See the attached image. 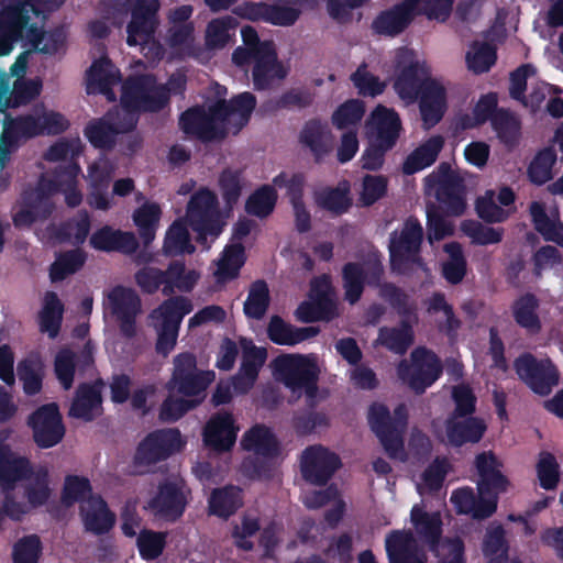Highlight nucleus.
<instances>
[{
  "label": "nucleus",
  "mask_w": 563,
  "mask_h": 563,
  "mask_svg": "<svg viewBox=\"0 0 563 563\" xmlns=\"http://www.w3.org/2000/svg\"><path fill=\"white\" fill-rule=\"evenodd\" d=\"M419 0H402L377 14L372 22L374 33L395 37L405 32L419 15Z\"/></svg>",
  "instance_id": "obj_21"
},
{
  "label": "nucleus",
  "mask_w": 563,
  "mask_h": 563,
  "mask_svg": "<svg viewBox=\"0 0 563 563\" xmlns=\"http://www.w3.org/2000/svg\"><path fill=\"white\" fill-rule=\"evenodd\" d=\"M161 217L162 209L156 202H145L134 210L132 219L144 246L154 241Z\"/></svg>",
  "instance_id": "obj_45"
},
{
  "label": "nucleus",
  "mask_w": 563,
  "mask_h": 563,
  "mask_svg": "<svg viewBox=\"0 0 563 563\" xmlns=\"http://www.w3.org/2000/svg\"><path fill=\"white\" fill-rule=\"evenodd\" d=\"M385 275L379 257L369 258L365 266L357 262H347L342 267V285L344 299L350 305L357 303L364 292L365 285L376 288Z\"/></svg>",
  "instance_id": "obj_15"
},
{
  "label": "nucleus",
  "mask_w": 563,
  "mask_h": 563,
  "mask_svg": "<svg viewBox=\"0 0 563 563\" xmlns=\"http://www.w3.org/2000/svg\"><path fill=\"white\" fill-rule=\"evenodd\" d=\"M419 110L423 126L431 129L437 125L446 111V90L437 79L427 80L419 92Z\"/></svg>",
  "instance_id": "obj_27"
},
{
  "label": "nucleus",
  "mask_w": 563,
  "mask_h": 563,
  "mask_svg": "<svg viewBox=\"0 0 563 563\" xmlns=\"http://www.w3.org/2000/svg\"><path fill=\"white\" fill-rule=\"evenodd\" d=\"M556 154L552 148L540 150L527 168V177L532 185L542 186L553 178Z\"/></svg>",
  "instance_id": "obj_56"
},
{
  "label": "nucleus",
  "mask_w": 563,
  "mask_h": 563,
  "mask_svg": "<svg viewBox=\"0 0 563 563\" xmlns=\"http://www.w3.org/2000/svg\"><path fill=\"white\" fill-rule=\"evenodd\" d=\"M104 382L97 378L92 383L77 386L68 415L71 418L91 422L102 413V388Z\"/></svg>",
  "instance_id": "obj_24"
},
{
  "label": "nucleus",
  "mask_w": 563,
  "mask_h": 563,
  "mask_svg": "<svg viewBox=\"0 0 563 563\" xmlns=\"http://www.w3.org/2000/svg\"><path fill=\"white\" fill-rule=\"evenodd\" d=\"M118 133L115 125L103 118L90 121L84 130L85 137L99 150L113 148Z\"/></svg>",
  "instance_id": "obj_58"
},
{
  "label": "nucleus",
  "mask_w": 563,
  "mask_h": 563,
  "mask_svg": "<svg viewBox=\"0 0 563 563\" xmlns=\"http://www.w3.org/2000/svg\"><path fill=\"white\" fill-rule=\"evenodd\" d=\"M271 303V295L267 283L264 279H257L250 286L246 300L243 303V312L246 318L262 320Z\"/></svg>",
  "instance_id": "obj_52"
},
{
  "label": "nucleus",
  "mask_w": 563,
  "mask_h": 563,
  "mask_svg": "<svg viewBox=\"0 0 563 563\" xmlns=\"http://www.w3.org/2000/svg\"><path fill=\"white\" fill-rule=\"evenodd\" d=\"M33 441L40 449H51L60 443L66 428L56 402L40 406L27 417Z\"/></svg>",
  "instance_id": "obj_16"
},
{
  "label": "nucleus",
  "mask_w": 563,
  "mask_h": 563,
  "mask_svg": "<svg viewBox=\"0 0 563 563\" xmlns=\"http://www.w3.org/2000/svg\"><path fill=\"white\" fill-rule=\"evenodd\" d=\"M80 516L88 532L96 536L108 533L115 523V515L100 495H90L80 505Z\"/></svg>",
  "instance_id": "obj_30"
},
{
  "label": "nucleus",
  "mask_w": 563,
  "mask_h": 563,
  "mask_svg": "<svg viewBox=\"0 0 563 563\" xmlns=\"http://www.w3.org/2000/svg\"><path fill=\"white\" fill-rule=\"evenodd\" d=\"M241 445L246 451H252L263 457H276L279 453V443L264 424H255L246 431L241 440Z\"/></svg>",
  "instance_id": "obj_42"
},
{
  "label": "nucleus",
  "mask_w": 563,
  "mask_h": 563,
  "mask_svg": "<svg viewBox=\"0 0 563 563\" xmlns=\"http://www.w3.org/2000/svg\"><path fill=\"white\" fill-rule=\"evenodd\" d=\"M423 229L416 217L405 220L400 232L394 231L389 236L390 267L398 274H408L413 265L422 266L420 255Z\"/></svg>",
  "instance_id": "obj_7"
},
{
  "label": "nucleus",
  "mask_w": 563,
  "mask_h": 563,
  "mask_svg": "<svg viewBox=\"0 0 563 563\" xmlns=\"http://www.w3.org/2000/svg\"><path fill=\"white\" fill-rule=\"evenodd\" d=\"M372 120L376 130L377 141L386 144L387 148H393L401 131L399 114L394 109L379 104L372 112Z\"/></svg>",
  "instance_id": "obj_40"
},
{
  "label": "nucleus",
  "mask_w": 563,
  "mask_h": 563,
  "mask_svg": "<svg viewBox=\"0 0 563 563\" xmlns=\"http://www.w3.org/2000/svg\"><path fill=\"white\" fill-rule=\"evenodd\" d=\"M186 506L187 499L181 487L168 479L159 483L156 495L148 501V508L156 517L170 522L184 515Z\"/></svg>",
  "instance_id": "obj_23"
},
{
  "label": "nucleus",
  "mask_w": 563,
  "mask_h": 563,
  "mask_svg": "<svg viewBox=\"0 0 563 563\" xmlns=\"http://www.w3.org/2000/svg\"><path fill=\"white\" fill-rule=\"evenodd\" d=\"M238 21L231 15H225L211 20L207 24L205 44L210 49H221L230 42Z\"/></svg>",
  "instance_id": "obj_53"
},
{
  "label": "nucleus",
  "mask_w": 563,
  "mask_h": 563,
  "mask_svg": "<svg viewBox=\"0 0 563 563\" xmlns=\"http://www.w3.org/2000/svg\"><path fill=\"white\" fill-rule=\"evenodd\" d=\"M120 102L129 113L159 112L168 106V91L153 74L131 75L122 82Z\"/></svg>",
  "instance_id": "obj_6"
},
{
  "label": "nucleus",
  "mask_w": 563,
  "mask_h": 563,
  "mask_svg": "<svg viewBox=\"0 0 563 563\" xmlns=\"http://www.w3.org/2000/svg\"><path fill=\"white\" fill-rule=\"evenodd\" d=\"M466 65L474 74L487 73L497 60L495 46L486 42H473L465 56Z\"/></svg>",
  "instance_id": "obj_61"
},
{
  "label": "nucleus",
  "mask_w": 563,
  "mask_h": 563,
  "mask_svg": "<svg viewBox=\"0 0 563 563\" xmlns=\"http://www.w3.org/2000/svg\"><path fill=\"white\" fill-rule=\"evenodd\" d=\"M444 427L448 444L453 448L478 443L487 430L485 421L478 417L449 416Z\"/></svg>",
  "instance_id": "obj_28"
},
{
  "label": "nucleus",
  "mask_w": 563,
  "mask_h": 563,
  "mask_svg": "<svg viewBox=\"0 0 563 563\" xmlns=\"http://www.w3.org/2000/svg\"><path fill=\"white\" fill-rule=\"evenodd\" d=\"M501 464L493 452H482L475 457L478 473L477 494L470 486L452 492L450 501L456 514L470 516L474 520L490 518L498 507V499L509 486V481L499 470Z\"/></svg>",
  "instance_id": "obj_2"
},
{
  "label": "nucleus",
  "mask_w": 563,
  "mask_h": 563,
  "mask_svg": "<svg viewBox=\"0 0 563 563\" xmlns=\"http://www.w3.org/2000/svg\"><path fill=\"white\" fill-rule=\"evenodd\" d=\"M185 219L192 231L197 233V242L207 247H209L208 238H211V242H213L225 227L218 197L207 187H202L191 195L187 203Z\"/></svg>",
  "instance_id": "obj_3"
},
{
  "label": "nucleus",
  "mask_w": 563,
  "mask_h": 563,
  "mask_svg": "<svg viewBox=\"0 0 563 563\" xmlns=\"http://www.w3.org/2000/svg\"><path fill=\"white\" fill-rule=\"evenodd\" d=\"M385 548L389 563H426V556L419 552L410 532L391 531Z\"/></svg>",
  "instance_id": "obj_33"
},
{
  "label": "nucleus",
  "mask_w": 563,
  "mask_h": 563,
  "mask_svg": "<svg viewBox=\"0 0 563 563\" xmlns=\"http://www.w3.org/2000/svg\"><path fill=\"white\" fill-rule=\"evenodd\" d=\"M158 0H136L131 8V20L126 25V44L129 46L150 43L159 25Z\"/></svg>",
  "instance_id": "obj_18"
},
{
  "label": "nucleus",
  "mask_w": 563,
  "mask_h": 563,
  "mask_svg": "<svg viewBox=\"0 0 563 563\" xmlns=\"http://www.w3.org/2000/svg\"><path fill=\"white\" fill-rule=\"evenodd\" d=\"M33 481L24 487V495L31 507L37 508L51 497L49 474L45 466L38 467L32 475Z\"/></svg>",
  "instance_id": "obj_63"
},
{
  "label": "nucleus",
  "mask_w": 563,
  "mask_h": 563,
  "mask_svg": "<svg viewBox=\"0 0 563 563\" xmlns=\"http://www.w3.org/2000/svg\"><path fill=\"white\" fill-rule=\"evenodd\" d=\"M529 212L534 229L543 236V239L563 246V225H556L549 218L544 206L541 202L533 201L529 207Z\"/></svg>",
  "instance_id": "obj_60"
},
{
  "label": "nucleus",
  "mask_w": 563,
  "mask_h": 563,
  "mask_svg": "<svg viewBox=\"0 0 563 563\" xmlns=\"http://www.w3.org/2000/svg\"><path fill=\"white\" fill-rule=\"evenodd\" d=\"M254 64L252 69L253 86L255 90L269 89L276 79L280 80L287 76L283 64L278 60L276 48L262 49V53L252 57Z\"/></svg>",
  "instance_id": "obj_31"
},
{
  "label": "nucleus",
  "mask_w": 563,
  "mask_h": 563,
  "mask_svg": "<svg viewBox=\"0 0 563 563\" xmlns=\"http://www.w3.org/2000/svg\"><path fill=\"white\" fill-rule=\"evenodd\" d=\"M214 379L211 371H199L192 353L184 352L174 358V372L170 384L178 394L190 398H206V390Z\"/></svg>",
  "instance_id": "obj_14"
},
{
  "label": "nucleus",
  "mask_w": 563,
  "mask_h": 563,
  "mask_svg": "<svg viewBox=\"0 0 563 563\" xmlns=\"http://www.w3.org/2000/svg\"><path fill=\"white\" fill-rule=\"evenodd\" d=\"M256 107V98L245 91L229 101L218 100L206 110L194 106L185 110L178 120L179 129L201 142L223 140L229 132L238 134L250 121Z\"/></svg>",
  "instance_id": "obj_1"
},
{
  "label": "nucleus",
  "mask_w": 563,
  "mask_h": 563,
  "mask_svg": "<svg viewBox=\"0 0 563 563\" xmlns=\"http://www.w3.org/2000/svg\"><path fill=\"white\" fill-rule=\"evenodd\" d=\"M238 429L230 412H218L207 422L203 441L207 446L218 452L230 451L235 443Z\"/></svg>",
  "instance_id": "obj_29"
},
{
  "label": "nucleus",
  "mask_w": 563,
  "mask_h": 563,
  "mask_svg": "<svg viewBox=\"0 0 563 563\" xmlns=\"http://www.w3.org/2000/svg\"><path fill=\"white\" fill-rule=\"evenodd\" d=\"M317 207L327 211L332 217H341L350 211L353 206L351 184L343 179L335 187L325 186L313 192Z\"/></svg>",
  "instance_id": "obj_32"
},
{
  "label": "nucleus",
  "mask_w": 563,
  "mask_h": 563,
  "mask_svg": "<svg viewBox=\"0 0 563 563\" xmlns=\"http://www.w3.org/2000/svg\"><path fill=\"white\" fill-rule=\"evenodd\" d=\"M9 431H0V487L3 493H12L16 484L32 478L33 466L25 456H16L4 441Z\"/></svg>",
  "instance_id": "obj_20"
},
{
  "label": "nucleus",
  "mask_w": 563,
  "mask_h": 563,
  "mask_svg": "<svg viewBox=\"0 0 563 563\" xmlns=\"http://www.w3.org/2000/svg\"><path fill=\"white\" fill-rule=\"evenodd\" d=\"M367 421L386 454L390 459L404 460L405 445L402 431L393 420L388 407L380 402H373L368 408Z\"/></svg>",
  "instance_id": "obj_17"
},
{
  "label": "nucleus",
  "mask_w": 563,
  "mask_h": 563,
  "mask_svg": "<svg viewBox=\"0 0 563 563\" xmlns=\"http://www.w3.org/2000/svg\"><path fill=\"white\" fill-rule=\"evenodd\" d=\"M411 319H401L399 327H383L378 332V340L383 346L396 354H405L413 343Z\"/></svg>",
  "instance_id": "obj_48"
},
{
  "label": "nucleus",
  "mask_w": 563,
  "mask_h": 563,
  "mask_svg": "<svg viewBox=\"0 0 563 563\" xmlns=\"http://www.w3.org/2000/svg\"><path fill=\"white\" fill-rule=\"evenodd\" d=\"M31 16L15 2L0 10V56L10 54L14 43L23 38L24 29Z\"/></svg>",
  "instance_id": "obj_25"
},
{
  "label": "nucleus",
  "mask_w": 563,
  "mask_h": 563,
  "mask_svg": "<svg viewBox=\"0 0 563 563\" xmlns=\"http://www.w3.org/2000/svg\"><path fill=\"white\" fill-rule=\"evenodd\" d=\"M443 145L444 139L441 135L428 139L407 156L402 164V173L413 175L431 166L437 161Z\"/></svg>",
  "instance_id": "obj_41"
},
{
  "label": "nucleus",
  "mask_w": 563,
  "mask_h": 563,
  "mask_svg": "<svg viewBox=\"0 0 563 563\" xmlns=\"http://www.w3.org/2000/svg\"><path fill=\"white\" fill-rule=\"evenodd\" d=\"M505 534L501 523L487 529L483 539L482 551L490 563H505L507 561L509 547Z\"/></svg>",
  "instance_id": "obj_55"
},
{
  "label": "nucleus",
  "mask_w": 563,
  "mask_h": 563,
  "mask_svg": "<svg viewBox=\"0 0 563 563\" xmlns=\"http://www.w3.org/2000/svg\"><path fill=\"white\" fill-rule=\"evenodd\" d=\"M87 76L89 86H96L109 101L117 100L113 87L121 82L122 76L108 57L95 60L87 71Z\"/></svg>",
  "instance_id": "obj_36"
},
{
  "label": "nucleus",
  "mask_w": 563,
  "mask_h": 563,
  "mask_svg": "<svg viewBox=\"0 0 563 563\" xmlns=\"http://www.w3.org/2000/svg\"><path fill=\"white\" fill-rule=\"evenodd\" d=\"M90 227V214L87 210L81 209L73 218L63 221L58 225L55 235L60 242L81 245L89 234Z\"/></svg>",
  "instance_id": "obj_49"
},
{
  "label": "nucleus",
  "mask_w": 563,
  "mask_h": 563,
  "mask_svg": "<svg viewBox=\"0 0 563 563\" xmlns=\"http://www.w3.org/2000/svg\"><path fill=\"white\" fill-rule=\"evenodd\" d=\"M192 309L189 298L172 295L151 311L150 319L157 334L155 343L157 354L167 356L174 350L181 322Z\"/></svg>",
  "instance_id": "obj_5"
},
{
  "label": "nucleus",
  "mask_w": 563,
  "mask_h": 563,
  "mask_svg": "<svg viewBox=\"0 0 563 563\" xmlns=\"http://www.w3.org/2000/svg\"><path fill=\"white\" fill-rule=\"evenodd\" d=\"M395 68L397 71L394 89L407 104L418 101L419 92L430 80L431 71L426 63L416 59L413 51L400 47L396 53Z\"/></svg>",
  "instance_id": "obj_12"
},
{
  "label": "nucleus",
  "mask_w": 563,
  "mask_h": 563,
  "mask_svg": "<svg viewBox=\"0 0 563 563\" xmlns=\"http://www.w3.org/2000/svg\"><path fill=\"white\" fill-rule=\"evenodd\" d=\"M87 260L86 253L79 249L62 252L49 266L52 283H58L80 271Z\"/></svg>",
  "instance_id": "obj_54"
},
{
  "label": "nucleus",
  "mask_w": 563,
  "mask_h": 563,
  "mask_svg": "<svg viewBox=\"0 0 563 563\" xmlns=\"http://www.w3.org/2000/svg\"><path fill=\"white\" fill-rule=\"evenodd\" d=\"M199 278V274L191 269L186 271L183 261H173L165 271L154 267L144 266L140 268L134 279L143 294L154 295L162 288V294L169 297L178 289L183 292L191 291Z\"/></svg>",
  "instance_id": "obj_4"
},
{
  "label": "nucleus",
  "mask_w": 563,
  "mask_h": 563,
  "mask_svg": "<svg viewBox=\"0 0 563 563\" xmlns=\"http://www.w3.org/2000/svg\"><path fill=\"white\" fill-rule=\"evenodd\" d=\"M89 244L96 251L118 252L124 255L134 254L140 245L133 232L114 229L108 224L97 229L90 235Z\"/></svg>",
  "instance_id": "obj_26"
},
{
  "label": "nucleus",
  "mask_w": 563,
  "mask_h": 563,
  "mask_svg": "<svg viewBox=\"0 0 563 563\" xmlns=\"http://www.w3.org/2000/svg\"><path fill=\"white\" fill-rule=\"evenodd\" d=\"M538 309L539 300L531 292L520 296L512 305V316L516 323L530 334H538L542 328Z\"/></svg>",
  "instance_id": "obj_43"
},
{
  "label": "nucleus",
  "mask_w": 563,
  "mask_h": 563,
  "mask_svg": "<svg viewBox=\"0 0 563 563\" xmlns=\"http://www.w3.org/2000/svg\"><path fill=\"white\" fill-rule=\"evenodd\" d=\"M65 306L55 291L44 294L42 308L38 311L37 322L42 333L55 339L60 332Z\"/></svg>",
  "instance_id": "obj_38"
},
{
  "label": "nucleus",
  "mask_w": 563,
  "mask_h": 563,
  "mask_svg": "<svg viewBox=\"0 0 563 563\" xmlns=\"http://www.w3.org/2000/svg\"><path fill=\"white\" fill-rule=\"evenodd\" d=\"M462 232L468 236L473 244L490 245L503 241L504 229L484 225L476 220H465L461 224Z\"/></svg>",
  "instance_id": "obj_64"
},
{
  "label": "nucleus",
  "mask_w": 563,
  "mask_h": 563,
  "mask_svg": "<svg viewBox=\"0 0 563 563\" xmlns=\"http://www.w3.org/2000/svg\"><path fill=\"white\" fill-rule=\"evenodd\" d=\"M443 251L448 254V260L442 263V276L449 284L457 285L467 273V261L462 244L456 241L445 243Z\"/></svg>",
  "instance_id": "obj_51"
},
{
  "label": "nucleus",
  "mask_w": 563,
  "mask_h": 563,
  "mask_svg": "<svg viewBox=\"0 0 563 563\" xmlns=\"http://www.w3.org/2000/svg\"><path fill=\"white\" fill-rule=\"evenodd\" d=\"M376 288L379 290V297L388 302L401 319H417V305L404 289L394 283L383 280Z\"/></svg>",
  "instance_id": "obj_50"
},
{
  "label": "nucleus",
  "mask_w": 563,
  "mask_h": 563,
  "mask_svg": "<svg viewBox=\"0 0 563 563\" xmlns=\"http://www.w3.org/2000/svg\"><path fill=\"white\" fill-rule=\"evenodd\" d=\"M111 313L117 318L121 333L131 339L136 334V316L141 299L134 289L115 286L108 295Z\"/></svg>",
  "instance_id": "obj_22"
},
{
  "label": "nucleus",
  "mask_w": 563,
  "mask_h": 563,
  "mask_svg": "<svg viewBox=\"0 0 563 563\" xmlns=\"http://www.w3.org/2000/svg\"><path fill=\"white\" fill-rule=\"evenodd\" d=\"M42 85L35 80H15L9 97L2 99L3 106H0V112H5L8 108H15L30 103L41 93Z\"/></svg>",
  "instance_id": "obj_62"
},
{
  "label": "nucleus",
  "mask_w": 563,
  "mask_h": 563,
  "mask_svg": "<svg viewBox=\"0 0 563 563\" xmlns=\"http://www.w3.org/2000/svg\"><path fill=\"white\" fill-rule=\"evenodd\" d=\"M299 141L310 150L316 162H320L332 148V134L328 124L320 119H311L305 123Z\"/></svg>",
  "instance_id": "obj_35"
},
{
  "label": "nucleus",
  "mask_w": 563,
  "mask_h": 563,
  "mask_svg": "<svg viewBox=\"0 0 563 563\" xmlns=\"http://www.w3.org/2000/svg\"><path fill=\"white\" fill-rule=\"evenodd\" d=\"M440 357L431 350L419 346L410 354V362L401 360L397 365L398 378L417 395L423 394L442 375Z\"/></svg>",
  "instance_id": "obj_11"
},
{
  "label": "nucleus",
  "mask_w": 563,
  "mask_h": 563,
  "mask_svg": "<svg viewBox=\"0 0 563 563\" xmlns=\"http://www.w3.org/2000/svg\"><path fill=\"white\" fill-rule=\"evenodd\" d=\"M244 263V245L241 242H233L227 245L222 252V257L218 264V279L230 280L236 278Z\"/></svg>",
  "instance_id": "obj_57"
},
{
  "label": "nucleus",
  "mask_w": 563,
  "mask_h": 563,
  "mask_svg": "<svg viewBox=\"0 0 563 563\" xmlns=\"http://www.w3.org/2000/svg\"><path fill=\"white\" fill-rule=\"evenodd\" d=\"M184 219H176L167 229L163 243V253L166 256L192 254L196 250L191 243L190 234Z\"/></svg>",
  "instance_id": "obj_46"
},
{
  "label": "nucleus",
  "mask_w": 563,
  "mask_h": 563,
  "mask_svg": "<svg viewBox=\"0 0 563 563\" xmlns=\"http://www.w3.org/2000/svg\"><path fill=\"white\" fill-rule=\"evenodd\" d=\"M519 378L537 395L548 396L560 382V372L551 358H537L526 352L514 362Z\"/></svg>",
  "instance_id": "obj_13"
},
{
  "label": "nucleus",
  "mask_w": 563,
  "mask_h": 563,
  "mask_svg": "<svg viewBox=\"0 0 563 563\" xmlns=\"http://www.w3.org/2000/svg\"><path fill=\"white\" fill-rule=\"evenodd\" d=\"M277 198V192L273 186L263 185L249 196L245 202V211L247 214L260 219L267 218L273 213Z\"/></svg>",
  "instance_id": "obj_59"
},
{
  "label": "nucleus",
  "mask_w": 563,
  "mask_h": 563,
  "mask_svg": "<svg viewBox=\"0 0 563 563\" xmlns=\"http://www.w3.org/2000/svg\"><path fill=\"white\" fill-rule=\"evenodd\" d=\"M338 454L322 445H312L302 453V477L313 485H325L334 473L341 467Z\"/></svg>",
  "instance_id": "obj_19"
},
{
  "label": "nucleus",
  "mask_w": 563,
  "mask_h": 563,
  "mask_svg": "<svg viewBox=\"0 0 563 563\" xmlns=\"http://www.w3.org/2000/svg\"><path fill=\"white\" fill-rule=\"evenodd\" d=\"M318 327L297 328L284 321L279 316H273L267 325L268 339L278 345L294 346L318 335Z\"/></svg>",
  "instance_id": "obj_34"
},
{
  "label": "nucleus",
  "mask_w": 563,
  "mask_h": 563,
  "mask_svg": "<svg viewBox=\"0 0 563 563\" xmlns=\"http://www.w3.org/2000/svg\"><path fill=\"white\" fill-rule=\"evenodd\" d=\"M243 46H238L232 53V62L238 67H245L251 64L252 57L275 47L273 41H261L257 31L250 25L243 26L241 30Z\"/></svg>",
  "instance_id": "obj_44"
},
{
  "label": "nucleus",
  "mask_w": 563,
  "mask_h": 563,
  "mask_svg": "<svg viewBox=\"0 0 563 563\" xmlns=\"http://www.w3.org/2000/svg\"><path fill=\"white\" fill-rule=\"evenodd\" d=\"M243 506L242 489L227 485L214 488L208 498V514L228 520Z\"/></svg>",
  "instance_id": "obj_37"
},
{
  "label": "nucleus",
  "mask_w": 563,
  "mask_h": 563,
  "mask_svg": "<svg viewBox=\"0 0 563 563\" xmlns=\"http://www.w3.org/2000/svg\"><path fill=\"white\" fill-rule=\"evenodd\" d=\"M411 522L420 537L431 551H435L442 536V520L439 512H427L415 505L410 512Z\"/></svg>",
  "instance_id": "obj_39"
},
{
  "label": "nucleus",
  "mask_w": 563,
  "mask_h": 563,
  "mask_svg": "<svg viewBox=\"0 0 563 563\" xmlns=\"http://www.w3.org/2000/svg\"><path fill=\"white\" fill-rule=\"evenodd\" d=\"M426 187L434 190V196L444 213L461 217L466 210V186L463 178L455 173L450 163L442 162L424 178Z\"/></svg>",
  "instance_id": "obj_9"
},
{
  "label": "nucleus",
  "mask_w": 563,
  "mask_h": 563,
  "mask_svg": "<svg viewBox=\"0 0 563 563\" xmlns=\"http://www.w3.org/2000/svg\"><path fill=\"white\" fill-rule=\"evenodd\" d=\"M492 128L501 144L508 150L519 145L521 136V122L509 110L499 109L492 118Z\"/></svg>",
  "instance_id": "obj_47"
},
{
  "label": "nucleus",
  "mask_w": 563,
  "mask_h": 563,
  "mask_svg": "<svg viewBox=\"0 0 563 563\" xmlns=\"http://www.w3.org/2000/svg\"><path fill=\"white\" fill-rule=\"evenodd\" d=\"M274 367L280 380L292 393L303 391L308 399L317 397L320 368L314 357L284 354L275 358Z\"/></svg>",
  "instance_id": "obj_8"
},
{
  "label": "nucleus",
  "mask_w": 563,
  "mask_h": 563,
  "mask_svg": "<svg viewBox=\"0 0 563 563\" xmlns=\"http://www.w3.org/2000/svg\"><path fill=\"white\" fill-rule=\"evenodd\" d=\"M185 444L176 428L153 430L139 442L132 460L133 466L144 473L151 466L180 452Z\"/></svg>",
  "instance_id": "obj_10"
}]
</instances>
